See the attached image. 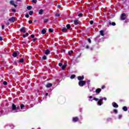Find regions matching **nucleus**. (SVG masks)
<instances>
[{"instance_id": "obj_4", "label": "nucleus", "mask_w": 129, "mask_h": 129, "mask_svg": "<svg viewBox=\"0 0 129 129\" xmlns=\"http://www.w3.org/2000/svg\"><path fill=\"white\" fill-rule=\"evenodd\" d=\"M102 100H103V98L100 99L98 101V105H102Z\"/></svg>"}, {"instance_id": "obj_18", "label": "nucleus", "mask_w": 129, "mask_h": 129, "mask_svg": "<svg viewBox=\"0 0 129 129\" xmlns=\"http://www.w3.org/2000/svg\"><path fill=\"white\" fill-rule=\"evenodd\" d=\"M66 66H67V64H66V63H64L62 66V70H64V69H65V68H66Z\"/></svg>"}, {"instance_id": "obj_56", "label": "nucleus", "mask_w": 129, "mask_h": 129, "mask_svg": "<svg viewBox=\"0 0 129 129\" xmlns=\"http://www.w3.org/2000/svg\"><path fill=\"white\" fill-rule=\"evenodd\" d=\"M33 42H35V41H36V39H33Z\"/></svg>"}, {"instance_id": "obj_26", "label": "nucleus", "mask_w": 129, "mask_h": 129, "mask_svg": "<svg viewBox=\"0 0 129 129\" xmlns=\"http://www.w3.org/2000/svg\"><path fill=\"white\" fill-rule=\"evenodd\" d=\"M67 29H70V28H71V26H70V24H68L67 25Z\"/></svg>"}, {"instance_id": "obj_38", "label": "nucleus", "mask_w": 129, "mask_h": 129, "mask_svg": "<svg viewBox=\"0 0 129 129\" xmlns=\"http://www.w3.org/2000/svg\"><path fill=\"white\" fill-rule=\"evenodd\" d=\"M83 14L82 13H80L78 15V17H81V16H83Z\"/></svg>"}, {"instance_id": "obj_8", "label": "nucleus", "mask_w": 129, "mask_h": 129, "mask_svg": "<svg viewBox=\"0 0 129 129\" xmlns=\"http://www.w3.org/2000/svg\"><path fill=\"white\" fill-rule=\"evenodd\" d=\"M78 80H79L80 81H81V80H83L84 79V76H79L78 77Z\"/></svg>"}, {"instance_id": "obj_20", "label": "nucleus", "mask_w": 129, "mask_h": 129, "mask_svg": "<svg viewBox=\"0 0 129 129\" xmlns=\"http://www.w3.org/2000/svg\"><path fill=\"white\" fill-rule=\"evenodd\" d=\"M21 32H26V29L24 27H23L20 29Z\"/></svg>"}, {"instance_id": "obj_44", "label": "nucleus", "mask_w": 129, "mask_h": 129, "mask_svg": "<svg viewBox=\"0 0 129 129\" xmlns=\"http://www.w3.org/2000/svg\"><path fill=\"white\" fill-rule=\"evenodd\" d=\"M88 41L90 43H91V39H88Z\"/></svg>"}, {"instance_id": "obj_50", "label": "nucleus", "mask_w": 129, "mask_h": 129, "mask_svg": "<svg viewBox=\"0 0 129 129\" xmlns=\"http://www.w3.org/2000/svg\"><path fill=\"white\" fill-rule=\"evenodd\" d=\"M12 12H16V10L15 9H12Z\"/></svg>"}, {"instance_id": "obj_39", "label": "nucleus", "mask_w": 129, "mask_h": 129, "mask_svg": "<svg viewBox=\"0 0 129 129\" xmlns=\"http://www.w3.org/2000/svg\"><path fill=\"white\" fill-rule=\"evenodd\" d=\"M90 23L91 25H93V21H90Z\"/></svg>"}, {"instance_id": "obj_6", "label": "nucleus", "mask_w": 129, "mask_h": 129, "mask_svg": "<svg viewBox=\"0 0 129 129\" xmlns=\"http://www.w3.org/2000/svg\"><path fill=\"white\" fill-rule=\"evenodd\" d=\"M12 110H18V108H17L15 104H12Z\"/></svg>"}, {"instance_id": "obj_3", "label": "nucleus", "mask_w": 129, "mask_h": 129, "mask_svg": "<svg viewBox=\"0 0 129 129\" xmlns=\"http://www.w3.org/2000/svg\"><path fill=\"white\" fill-rule=\"evenodd\" d=\"M9 21L11 23H15V22H16V19L15 17H11L9 19Z\"/></svg>"}, {"instance_id": "obj_28", "label": "nucleus", "mask_w": 129, "mask_h": 129, "mask_svg": "<svg viewBox=\"0 0 129 129\" xmlns=\"http://www.w3.org/2000/svg\"><path fill=\"white\" fill-rule=\"evenodd\" d=\"M34 13L33 12V11H30V12H29V15H30V16H32V15H33V14Z\"/></svg>"}, {"instance_id": "obj_15", "label": "nucleus", "mask_w": 129, "mask_h": 129, "mask_svg": "<svg viewBox=\"0 0 129 129\" xmlns=\"http://www.w3.org/2000/svg\"><path fill=\"white\" fill-rule=\"evenodd\" d=\"M67 30V29L66 27H64L61 29L62 32H63V33H66Z\"/></svg>"}, {"instance_id": "obj_2", "label": "nucleus", "mask_w": 129, "mask_h": 129, "mask_svg": "<svg viewBox=\"0 0 129 129\" xmlns=\"http://www.w3.org/2000/svg\"><path fill=\"white\" fill-rule=\"evenodd\" d=\"M121 20H122L123 21H124V20H125V19H126V15H125V14L123 13L121 16Z\"/></svg>"}, {"instance_id": "obj_31", "label": "nucleus", "mask_w": 129, "mask_h": 129, "mask_svg": "<svg viewBox=\"0 0 129 129\" xmlns=\"http://www.w3.org/2000/svg\"><path fill=\"white\" fill-rule=\"evenodd\" d=\"M48 21V20L47 19H44V23H47Z\"/></svg>"}, {"instance_id": "obj_16", "label": "nucleus", "mask_w": 129, "mask_h": 129, "mask_svg": "<svg viewBox=\"0 0 129 129\" xmlns=\"http://www.w3.org/2000/svg\"><path fill=\"white\" fill-rule=\"evenodd\" d=\"M32 8H33V7H32V6H28V7H27V9L28 11H30V10H32Z\"/></svg>"}, {"instance_id": "obj_17", "label": "nucleus", "mask_w": 129, "mask_h": 129, "mask_svg": "<svg viewBox=\"0 0 129 129\" xmlns=\"http://www.w3.org/2000/svg\"><path fill=\"white\" fill-rule=\"evenodd\" d=\"M122 109L124 111H127V107H126V106L123 107Z\"/></svg>"}, {"instance_id": "obj_45", "label": "nucleus", "mask_w": 129, "mask_h": 129, "mask_svg": "<svg viewBox=\"0 0 129 129\" xmlns=\"http://www.w3.org/2000/svg\"><path fill=\"white\" fill-rule=\"evenodd\" d=\"M2 28L3 30H4V29H5V25H2Z\"/></svg>"}, {"instance_id": "obj_49", "label": "nucleus", "mask_w": 129, "mask_h": 129, "mask_svg": "<svg viewBox=\"0 0 129 129\" xmlns=\"http://www.w3.org/2000/svg\"><path fill=\"white\" fill-rule=\"evenodd\" d=\"M104 88H105V86H103L102 87V89H104Z\"/></svg>"}, {"instance_id": "obj_25", "label": "nucleus", "mask_w": 129, "mask_h": 129, "mask_svg": "<svg viewBox=\"0 0 129 129\" xmlns=\"http://www.w3.org/2000/svg\"><path fill=\"white\" fill-rule=\"evenodd\" d=\"M25 107V105L24 104H21L20 106V108L21 109H23V108Z\"/></svg>"}, {"instance_id": "obj_47", "label": "nucleus", "mask_w": 129, "mask_h": 129, "mask_svg": "<svg viewBox=\"0 0 129 129\" xmlns=\"http://www.w3.org/2000/svg\"><path fill=\"white\" fill-rule=\"evenodd\" d=\"M0 41H3V37L0 36Z\"/></svg>"}, {"instance_id": "obj_46", "label": "nucleus", "mask_w": 129, "mask_h": 129, "mask_svg": "<svg viewBox=\"0 0 129 129\" xmlns=\"http://www.w3.org/2000/svg\"><path fill=\"white\" fill-rule=\"evenodd\" d=\"M58 65H59V66L60 67H61V66H62V63H59L58 64Z\"/></svg>"}, {"instance_id": "obj_37", "label": "nucleus", "mask_w": 129, "mask_h": 129, "mask_svg": "<svg viewBox=\"0 0 129 129\" xmlns=\"http://www.w3.org/2000/svg\"><path fill=\"white\" fill-rule=\"evenodd\" d=\"M55 16H56V17H60V14H58V13H56V14H55Z\"/></svg>"}, {"instance_id": "obj_29", "label": "nucleus", "mask_w": 129, "mask_h": 129, "mask_svg": "<svg viewBox=\"0 0 129 129\" xmlns=\"http://www.w3.org/2000/svg\"><path fill=\"white\" fill-rule=\"evenodd\" d=\"M74 78H75V75H72L71 76V79H74Z\"/></svg>"}, {"instance_id": "obj_1", "label": "nucleus", "mask_w": 129, "mask_h": 129, "mask_svg": "<svg viewBox=\"0 0 129 129\" xmlns=\"http://www.w3.org/2000/svg\"><path fill=\"white\" fill-rule=\"evenodd\" d=\"M86 83V81H80L79 82V86H81V87L84 86V85H85Z\"/></svg>"}, {"instance_id": "obj_7", "label": "nucleus", "mask_w": 129, "mask_h": 129, "mask_svg": "<svg viewBox=\"0 0 129 129\" xmlns=\"http://www.w3.org/2000/svg\"><path fill=\"white\" fill-rule=\"evenodd\" d=\"M112 105H113V107H115V108H117V107H118V105H117V104L114 102L112 103Z\"/></svg>"}, {"instance_id": "obj_24", "label": "nucleus", "mask_w": 129, "mask_h": 129, "mask_svg": "<svg viewBox=\"0 0 129 129\" xmlns=\"http://www.w3.org/2000/svg\"><path fill=\"white\" fill-rule=\"evenodd\" d=\"M69 55H71L73 53V51L72 50H70L69 51Z\"/></svg>"}, {"instance_id": "obj_27", "label": "nucleus", "mask_w": 129, "mask_h": 129, "mask_svg": "<svg viewBox=\"0 0 129 129\" xmlns=\"http://www.w3.org/2000/svg\"><path fill=\"white\" fill-rule=\"evenodd\" d=\"M23 62H24V59L21 58L20 61L19 62L20 63H23Z\"/></svg>"}, {"instance_id": "obj_41", "label": "nucleus", "mask_w": 129, "mask_h": 129, "mask_svg": "<svg viewBox=\"0 0 129 129\" xmlns=\"http://www.w3.org/2000/svg\"><path fill=\"white\" fill-rule=\"evenodd\" d=\"M31 37L32 38H35V35L32 34V35H31Z\"/></svg>"}, {"instance_id": "obj_10", "label": "nucleus", "mask_w": 129, "mask_h": 129, "mask_svg": "<svg viewBox=\"0 0 129 129\" xmlns=\"http://www.w3.org/2000/svg\"><path fill=\"white\" fill-rule=\"evenodd\" d=\"M101 91V89L98 88L96 90L95 92L96 93H100Z\"/></svg>"}, {"instance_id": "obj_40", "label": "nucleus", "mask_w": 129, "mask_h": 129, "mask_svg": "<svg viewBox=\"0 0 129 129\" xmlns=\"http://www.w3.org/2000/svg\"><path fill=\"white\" fill-rule=\"evenodd\" d=\"M25 17H26V18H29V17H30V16H29V14H26L25 15Z\"/></svg>"}, {"instance_id": "obj_42", "label": "nucleus", "mask_w": 129, "mask_h": 129, "mask_svg": "<svg viewBox=\"0 0 129 129\" xmlns=\"http://www.w3.org/2000/svg\"><path fill=\"white\" fill-rule=\"evenodd\" d=\"M32 23H33V21H32L31 20L29 21V24H32Z\"/></svg>"}, {"instance_id": "obj_43", "label": "nucleus", "mask_w": 129, "mask_h": 129, "mask_svg": "<svg viewBox=\"0 0 129 129\" xmlns=\"http://www.w3.org/2000/svg\"><path fill=\"white\" fill-rule=\"evenodd\" d=\"M122 116V115H119V116H118V118H121Z\"/></svg>"}, {"instance_id": "obj_36", "label": "nucleus", "mask_w": 129, "mask_h": 129, "mask_svg": "<svg viewBox=\"0 0 129 129\" xmlns=\"http://www.w3.org/2000/svg\"><path fill=\"white\" fill-rule=\"evenodd\" d=\"M113 112H115V113H117V109H114L113 110Z\"/></svg>"}, {"instance_id": "obj_54", "label": "nucleus", "mask_w": 129, "mask_h": 129, "mask_svg": "<svg viewBox=\"0 0 129 129\" xmlns=\"http://www.w3.org/2000/svg\"><path fill=\"white\" fill-rule=\"evenodd\" d=\"M103 99H104L105 100H107V99L106 98H105V97L103 98Z\"/></svg>"}, {"instance_id": "obj_48", "label": "nucleus", "mask_w": 129, "mask_h": 129, "mask_svg": "<svg viewBox=\"0 0 129 129\" xmlns=\"http://www.w3.org/2000/svg\"><path fill=\"white\" fill-rule=\"evenodd\" d=\"M6 25H7V26H9V25H10V23L9 22H7L6 23Z\"/></svg>"}, {"instance_id": "obj_60", "label": "nucleus", "mask_w": 129, "mask_h": 129, "mask_svg": "<svg viewBox=\"0 0 129 129\" xmlns=\"http://www.w3.org/2000/svg\"><path fill=\"white\" fill-rule=\"evenodd\" d=\"M63 52H65V49H63Z\"/></svg>"}, {"instance_id": "obj_12", "label": "nucleus", "mask_w": 129, "mask_h": 129, "mask_svg": "<svg viewBox=\"0 0 129 129\" xmlns=\"http://www.w3.org/2000/svg\"><path fill=\"white\" fill-rule=\"evenodd\" d=\"M73 121L76 122V121H78V118L77 117H74L73 118Z\"/></svg>"}, {"instance_id": "obj_13", "label": "nucleus", "mask_w": 129, "mask_h": 129, "mask_svg": "<svg viewBox=\"0 0 129 129\" xmlns=\"http://www.w3.org/2000/svg\"><path fill=\"white\" fill-rule=\"evenodd\" d=\"M52 84L51 83H48L46 85V87H47V88H49V87H51V86H52Z\"/></svg>"}, {"instance_id": "obj_32", "label": "nucleus", "mask_w": 129, "mask_h": 129, "mask_svg": "<svg viewBox=\"0 0 129 129\" xmlns=\"http://www.w3.org/2000/svg\"><path fill=\"white\" fill-rule=\"evenodd\" d=\"M3 84H4V85H7V84H8V83H7L6 81H4V82H3Z\"/></svg>"}, {"instance_id": "obj_57", "label": "nucleus", "mask_w": 129, "mask_h": 129, "mask_svg": "<svg viewBox=\"0 0 129 129\" xmlns=\"http://www.w3.org/2000/svg\"><path fill=\"white\" fill-rule=\"evenodd\" d=\"M26 36H29V33H26Z\"/></svg>"}, {"instance_id": "obj_9", "label": "nucleus", "mask_w": 129, "mask_h": 129, "mask_svg": "<svg viewBox=\"0 0 129 129\" xmlns=\"http://www.w3.org/2000/svg\"><path fill=\"white\" fill-rule=\"evenodd\" d=\"M79 24V22L78 21V20H75L74 25L76 26H78V24Z\"/></svg>"}, {"instance_id": "obj_51", "label": "nucleus", "mask_w": 129, "mask_h": 129, "mask_svg": "<svg viewBox=\"0 0 129 129\" xmlns=\"http://www.w3.org/2000/svg\"><path fill=\"white\" fill-rule=\"evenodd\" d=\"M89 46L88 45L86 46V49H89Z\"/></svg>"}, {"instance_id": "obj_58", "label": "nucleus", "mask_w": 129, "mask_h": 129, "mask_svg": "<svg viewBox=\"0 0 129 129\" xmlns=\"http://www.w3.org/2000/svg\"><path fill=\"white\" fill-rule=\"evenodd\" d=\"M45 95L47 96L48 95V93H46Z\"/></svg>"}, {"instance_id": "obj_55", "label": "nucleus", "mask_w": 129, "mask_h": 129, "mask_svg": "<svg viewBox=\"0 0 129 129\" xmlns=\"http://www.w3.org/2000/svg\"><path fill=\"white\" fill-rule=\"evenodd\" d=\"M57 7H58V8H61V6H60V5H58Z\"/></svg>"}, {"instance_id": "obj_14", "label": "nucleus", "mask_w": 129, "mask_h": 129, "mask_svg": "<svg viewBox=\"0 0 129 129\" xmlns=\"http://www.w3.org/2000/svg\"><path fill=\"white\" fill-rule=\"evenodd\" d=\"M18 55V53L16 51H15L13 53V57H17V56Z\"/></svg>"}, {"instance_id": "obj_21", "label": "nucleus", "mask_w": 129, "mask_h": 129, "mask_svg": "<svg viewBox=\"0 0 129 129\" xmlns=\"http://www.w3.org/2000/svg\"><path fill=\"white\" fill-rule=\"evenodd\" d=\"M49 53H50V50H49V49H47V50L45 51V54L46 55H48V54H49Z\"/></svg>"}, {"instance_id": "obj_11", "label": "nucleus", "mask_w": 129, "mask_h": 129, "mask_svg": "<svg viewBox=\"0 0 129 129\" xmlns=\"http://www.w3.org/2000/svg\"><path fill=\"white\" fill-rule=\"evenodd\" d=\"M43 13H44V10L43 9H40L39 11V14L43 15Z\"/></svg>"}, {"instance_id": "obj_35", "label": "nucleus", "mask_w": 129, "mask_h": 129, "mask_svg": "<svg viewBox=\"0 0 129 129\" xmlns=\"http://www.w3.org/2000/svg\"><path fill=\"white\" fill-rule=\"evenodd\" d=\"M94 100H95V101H98V100H99V99H98V98H94Z\"/></svg>"}, {"instance_id": "obj_23", "label": "nucleus", "mask_w": 129, "mask_h": 129, "mask_svg": "<svg viewBox=\"0 0 129 129\" xmlns=\"http://www.w3.org/2000/svg\"><path fill=\"white\" fill-rule=\"evenodd\" d=\"M46 33V30H42V31H41V34H42L43 35H44V34H45Z\"/></svg>"}, {"instance_id": "obj_5", "label": "nucleus", "mask_w": 129, "mask_h": 129, "mask_svg": "<svg viewBox=\"0 0 129 129\" xmlns=\"http://www.w3.org/2000/svg\"><path fill=\"white\" fill-rule=\"evenodd\" d=\"M10 5H12V6H14V7H15V8H17V5L15 4V2L14 1H10Z\"/></svg>"}, {"instance_id": "obj_22", "label": "nucleus", "mask_w": 129, "mask_h": 129, "mask_svg": "<svg viewBox=\"0 0 129 129\" xmlns=\"http://www.w3.org/2000/svg\"><path fill=\"white\" fill-rule=\"evenodd\" d=\"M100 34L101 36H104V33H103V31L102 30L100 31Z\"/></svg>"}, {"instance_id": "obj_59", "label": "nucleus", "mask_w": 129, "mask_h": 129, "mask_svg": "<svg viewBox=\"0 0 129 129\" xmlns=\"http://www.w3.org/2000/svg\"><path fill=\"white\" fill-rule=\"evenodd\" d=\"M17 2H21V0H17Z\"/></svg>"}, {"instance_id": "obj_19", "label": "nucleus", "mask_w": 129, "mask_h": 129, "mask_svg": "<svg viewBox=\"0 0 129 129\" xmlns=\"http://www.w3.org/2000/svg\"><path fill=\"white\" fill-rule=\"evenodd\" d=\"M109 25H111L112 26H115V23H114V22L111 23V22H109Z\"/></svg>"}, {"instance_id": "obj_52", "label": "nucleus", "mask_w": 129, "mask_h": 129, "mask_svg": "<svg viewBox=\"0 0 129 129\" xmlns=\"http://www.w3.org/2000/svg\"><path fill=\"white\" fill-rule=\"evenodd\" d=\"M89 98H90V99H91V98H93V97H92V96H90L89 97Z\"/></svg>"}, {"instance_id": "obj_53", "label": "nucleus", "mask_w": 129, "mask_h": 129, "mask_svg": "<svg viewBox=\"0 0 129 129\" xmlns=\"http://www.w3.org/2000/svg\"><path fill=\"white\" fill-rule=\"evenodd\" d=\"M23 38H26V35H25V34H24V35H23Z\"/></svg>"}, {"instance_id": "obj_30", "label": "nucleus", "mask_w": 129, "mask_h": 129, "mask_svg": "<svg viewBox=\"0 0 129 129\" xmlns=\"http://www.w3.org/2000/svg\"><path fill=\"white\" fill-rule=\"evenodd\" d=\"M43 60H46L47 59V56L46 55H44L43 57Z\"/></svg>"}, {"instance_id": "obj_34", "label": "nucleus", "mask_w": 129, "mask_h": 129, "mask_svg": "<svg viewBox=\"0 0 129 129\" xmlns=\"http://www.w3.org/2000/svg\"><path fill=\"white\" fill-rule=\"evenodd\" d=\"M49 32H50V33H53V30H52V29H49Z\"/></svg>"}, {"instance_id": "obj_33", "label": "nucleus", "mask_w": 129, "mask_h": 129, "mask_svg": "<svg viewBox=\"0 0 129 129\" xmlns=\"http://www.w3.org/2000/svg\"><path fill=\"white\" fill-rule=\"evenodd\" d=\"M32 3H34V4H37V0H33Z\"/></svg>"}]
</instances>
